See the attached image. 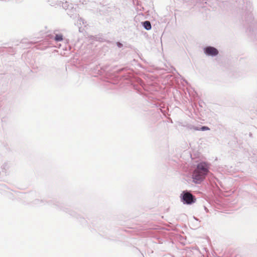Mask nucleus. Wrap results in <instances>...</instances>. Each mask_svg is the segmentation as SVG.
Masks as SVG:
<instances>
[{"instance_id": "nucleus-3", "label": "nucleus", "mask_w": 257, "mask_h": 257, "mask_svg": "<svg viewBox=\"0 0 257 257\" xmlns=\"http://www.w3.org/2000/svg\"><path fill=\"white\" fill-rule=\"evenodd\" d=\"M204 54L208 56L215 57L218 54V51L213 47L207 46L203 49Z\"/></svg>"}, {"instance_id": "nucleus-7", "label": "nucleus", "mask_w": 257, "mask_h": 257, "mask_svg": "<svg viewBox=\"0 0 257 257\" xmlns=\"http://www.w3.org/2000/svg\"><path fill=\"white\" fill-rule=\"evenodd\" d=\"M196 130H201L202 131H205L209 130V128L207 126H204L201 127L200 130H199V129H196Z\"/></svg>"}, {"instance_id": "nucleus-1", "label": "nucleus", "mask_w": 257, "mask_h": 257, "mask_svg": "<svg viewBox=\"0 0 257 257\" xmlns=\"http://www.w3.org/2000/svg\"><path fill=\"white\" fill-rule=\"evenodd\" d=\"M209 164L206 162L199 163L192 174L193 181L196 184L201 183L209 173Z\"/></svg>"}, {"instance_id": "nucleus-2", "label": "nucleus", "mask_w": 257, "mask_h": 257, "mask_svg": "<svg viewBox=\"0 0 257 257\" xmlns=\"http://www.w3.org/2000/svg\"><path fill=\"white\" fill-rule=\"evenodd\" d=\"M181 198L184 204H191L195 201L194 197L188 192L184 191L181 194Z\"/></svg>"}, {"instance_id": "nucleus-6", "label": "nucleus", "mask_w": 257, "mask_h": 257, "mask_svg": "<svg viewBox=\"0 0 257 257\" xmlns=\"http://www.w3.org/2000/svg\"><path fill=\"white\" fill-rule=\"evenodd\" d=\"M55 40L56 41H61L63 40V36L61 34H57L55 37Z\"/></svg>"}, {"instance_id": "nucleus-5", "label": "nucleus", "mask_w": 257, "mask_h": 257, "mask_svg": "<svg viewBox=\"0 0 257 257\" xmlns=\"http://www.w3.org/2000/svg\"><path fill=\"white\" fill-rule=\"evenodd\" d=\"M143 27L147 30H150L151 29V25L149 21H146L144 22L143 24Z\"/></svg>"}, {"instance_id": "nucleus-4", "label": "nucleus", "mask_w": 257, "mask_h": 257, "mask_svg": "<svg viewBox=\"0 0 257 257\" xmlns=\"http://www.w3.org/2000/svg\"><path fill=\"white\" fill-rule=\"evenodd\" d=\"M85 22L84 20L81 18H80L78 20L77 22V25L79 28V32H82L83 30L82 28V25H84L85 27Z\"/></svg>"}]
</instances>
